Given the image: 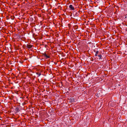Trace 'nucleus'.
I'll return each mask as SVG.
<instances>
[{
  "mask_svg": "<svg viewBox=\"0 0 127 127\" xmlns=\"http://www.w3.org/2000/svg\"><path fill=\"white\" fill-rule=\"evenodd\" d=\"M94 52H95V50H94Z\"/></svg>",
  "mask_w": 127,
  "mask_h": 127,
  "instance_id": "11",
  "label": "nucleus"
},
{
  "mask_svg": "<svg viewBox=\"0 0 127 127\" xmlns=\"http://www.w3.org/2000/svg\"><path fill=\"white\" fill-rule=\"evenodd\" d=\"M42 54L46 58V59H47L50 58V57L49 56V54H48V55H47L46 52H44V53H43Z\"/></svg>",
  "mask_w": 127,
  "mask_h": 127,
  "instance_id": "1",
  "label": "nucleus"
},
{
  "mask_svg": "<svg viewBox=\"0 0 127 127\" xmlns=\"http://www.w3.org/2000/svg\"><path fill=\"white\" fill-rule=\"evenodd\" d=\"M15 110L17 112H18L19 111V109L18 107H17L16 108Z\"/></svg>",
  "mask_w": 127,
  "mask_h": 127,
  "instance_id": "5",
  "label": "nucleus"
},
{
  "mask_svg": "<svg viewBox=\"0 0 127 127\" xmlns=\"http://www.w3.org/2000/svg\"><path fill=\"white\" fill-rule=\"evenodd\" d=\"M98 57H99V59L100 60L102 59V56L101 54H100L98 55Z\"/></svg>",
  "mask_w": 127,
  "mask_h": 127,
  "instance_id": "4",
  "label": "nucleus"
},
{
  "mask_svg": "<svg viewBox=\"0 0 127 127\" xmlns=\"http://www.w3.org/2000/svg\"><path fill=\"white\" fill-rule=\"evenodd\" d=\"M75 27H77V28L78 27H77V26H75Z\"/></svg>",
  "mask_w": 127,
  "mask_h": 127,
  "instance_id": "10",
  "label": "nucleus"
},
{
  "mask_svg": "<svg viewBox=\"0 0 127 127\" xmlns=\"http://www.w3.org/2000/svg\"><path fill=\"white\" fill-rule=\"evenodd\" d=\"M99 52L98 51H96L95 52V56H97V54Z\"/></svg>",
  "mask_w": 127,
  "mask_h": 127,
  "instance_id": "6",
  "label": "nucleus"
},
{
  "mask_svg": "<svg viewBox=\"0 0 127 127\" xmlns=\"http://www.w3.org/2000/svg\"><path fill=\"white\" fill-rule=\"evenodd\" d=\"M32 46H33L32 45L28 44H27L26 47L28 49H31L32 48Z\"/></svg>",
  "mask_w": 127,
  "mask_h": 127,
  "instance_id": "2",
  "label": "nucleus"
},
{
  "mask_svg": "<svg viewBox=\"0 0 127 127\" xmlns=\"http://www.w3.org/2000/svg\"><path fill=\"white\" fill-rule=\"evenodd\" d=\"M40 75H41V74H40V73L39 74H38V76H39Z\"/></svg>",
  "mask_w": 127,
  "mask_h": 127,
  "instance_id": "9",
  "label": "nucleus"
},
{
  "mask_svg": "<svg viewBox=\"0 0 127 127\" xmlns=\"http://www.w3.org/2000/svg\"><path fill=\"white\" fill-rule=\"evenodd\" d=\"M75 16H77L78 15V13L77 12H76V14H75Z\"/></svg>",
  "mask_w": 127,
  "mask_h": 127,
  "instance_id": "8",
  "label": "nucleus"
},
{
  "mask_svg": "<svg viewBox=\"0 0 127 127\" xmlns=\"http://www.w3.org/2000/svg\"><path fill=\"white\" fill-rule=\"evenodd\" d=\"M30 19L31 21V22H32L33 21V19L32 17L30 18Z\"/></svg>",
  "mask_w": 127,
  "mask_h": 127,
  "instance_id": "7",
  "label": "nucleus"
},
{
  "mask_svg": "<svg viewBox=\"0 0 127 127\" xmlns=\"http://www.w3.org/2000/svg\"><path fill=\"white\" fill-rule=\"evenodd\" d=\"M69 7L70 10H73L74 9V7L72 5H70L69 6Z\"/></svg>",
  "mask_w": 127,
  "mask_h": 127,
  "instance_id": "3",
  "label": "nucleus"
}]
</instances>
